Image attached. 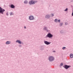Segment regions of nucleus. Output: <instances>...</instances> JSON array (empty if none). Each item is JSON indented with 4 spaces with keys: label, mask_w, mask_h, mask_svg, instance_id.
I'll return each instance as SVG.
<instances>
[{
    "label": "nucleus",
    "mask_w": 73,
    "mask_h": 73,
    "mask_svg": "<svg viewBox=\"0 0 73 73\" xmlns=\"http://www.w3.org/2000/svg\"><path fill=\"white\" fill-rule=\"evenodd\" d=\"M37 2V1H33V0H31L30 1H29V3L30 5H32V4H35V3Z\"/></svg>",
    "instance_id": "7ed1b4c3"
},
{
    "label": "nucleus",
    "mask_w": 73,
    "mask_h": 73,
    "mask_svg": "<svg viewBox=\"0 0 73 73\" xmlns=\"http://www.w3.org/2000/svg\"><path fill=\"white\" fill-rule=\"evenodd\" d=\"M29 19L30 20H33L35 19V18L33 16L31 15L29 17Z\"/></svg>",
    "instance_id": "423d86ee"
},
{
    "label": "nucleus",
    "mask_w": 73,
    "mask_h": 73,
    "mask_svg": "<svg viewBox=\"0 0 73 73\" xmlns=\"http://www.w3.org/2000/svg\"><path fill=\"white\" fill-rule=\"evenodd\" d=\"M44 30H45L46 31V32H48V28L47 27H44V28H43Z\"/></svg>",
    "instance_id": "f8f14e48"
},
{
    "label": "nucleus",
    "mask_w": 73,
    "mask_h": 73,
    "mask_svg": "<svg viewBox=\"0 0 73 73\" xmlns=\"http://www.w3.org/2000/svg\"><path fill=\"white\" fill-rule=\"evenodd\" d=\"M14 15V14H13L12 13V12H11V13L10 14V16H12V15Z\"/></svg>",
    "instance_id": "aec40b11"
},
{
    "label": "nucleus",
    "mask_w": 73,
    "mask_h": 73,
    "mask_svg": "<svg viewBox=\"0 0 73 73\" xmlns=\"http://www.w3.org/2000/svg\"><path fill=\"white\" fill-rule=\"evenodd\" d=\"M62 49L64 50L66 49V47H63L62 48Z\"/></svg>",
    "instance_id": "412c9836"
},
{
    "label": "nucleus",
    "mask_w": 73,
    "mask_h": 73,
    "mask_svg": "<svg viewBox=\"0 0 73 73\" xmlns=\"http://www.w3.org/2000/svg\"><path fill=\"white\" fill-rule=\"evenodd\" d=\"M72 16H73V11H72Z\"/></svg>",
    "instance_id": "bb28decb"
},
{
    "label": "nucleus",
    "mask_w": 73,
    "mask_h": 73,
    "mask_svg": "<svg viewBox=\"0 0 73 73\" xmlns=\"http://www.w3.org/2000/svg\"><path fill=\"white\" fill-rule=\"evenodd\" d=\"M24 4H27V3H28V1L26 0L24 1Z\"/></svg>",
    "instance_id": "2eb2a0df"
},
{
    "label": "nucleus",
    "mask_w": 73,
    "mask_h": 73,
    "mask_svg": "<svg viewBox=\"0 0 73 73\" xmlns=\"http://www.w3.org/2000/svg\"><path fill=\"white\" fill-rule=\"evenodd\" d=\"M10 7L11 8H15V6L13 4H11L10 5Z\"/></svg>",
    "instance_id": "9b49d317"
},
{
    "label": "nucleus",
    "mask_w": 73,
    "mask_h": 73,
    "mask_svg": "<svg viewBox=\"0 0 73 73\" xmlns=\"http://www.w3.org/2000/svg\"><path fill=\"white\" fill-rule=\"evenodd\" d=\"M54 22H55V23H58V19H55L54 20Z\"/></svg>",
    "instance_id": "f3484780"
},
{
    "label": "nucleus",
    "mask_w": 73,
    "mask_h": 73,
    "mask_svg": "<svg viewBox=\"0 0 73 73\" xmlns=\"http://www.w3.org/2000/svg\"><path fill=\"white\" fill-rule=\"evenodd\" d=\"M53 36V35L50 33H49L47 34V35L46 36L45 38H47V37H48L50 38H52Z\"/></svg>",
    "instance_id": "f257e3e1"
},
{
    "label": "nucleus",
    "mask_w": 73,
    "mask_h": 73,
    "mask_svg": "<svg viewBox=\"0 0 73 73\" xmlns=\"http://www.w3.org/2000/svg\"><path fill=\"white\" fill-rule=\"evenodd\" d=\"M64 32L62 31H60V33H61V34H62H62H64Z\"/></svg>",
    "instance_id": "dca6fc26"
},
{
    "label": "nucleus",
    "mask_w": 73,
    "mask_h": 73,
    "mask_svg": "<svg viewBox=\"0 0 73 73\" xmlns=\"http://www.w3.org/2000/svg\"><path fill=\"white\" fill-rule=\"evenodd\" d=\"M22 45H24V43L23 42H22Z\"/></svg>",
    "instance_id": "7c9ffc66"
},
{
    "label": "nucleus",
    "mask_w": 73,
    "mask_h": 73,
    "mask_svg": "<svg viewBox=\"0 0 73 73\" xmlns=\"http://www.w3.org/2000/svg\"><path fill=\"white\" fill-rule=\"evenodd\" d=\"M71 2H73V0H71Z\"/></svg>",
    "instance_id": "c756f323"
},
{
    "label": "nucleus",
    "mask_w": 73,
    "mask_h": 73,
    "mask_svg": "<svg viewBox=\"0 0 73 73\" xmlns=\"http://www.w3.org/2000/svg\"><path fill=\"white\" fill-rule=\"evenodd\" d=\"M44 42L45 44H46V45H49V44H50L51 43L50 42H49L46 40L44 41Z\"/></svg>",
    "instance_id": "0eeeda50"
},
{
    "label": "nucleus",
    "mask_w": 73,
    "mask_h": 73,
    "mask_svg": "<svg viewBox=\"0 0 73 73\" xmlns=\"http://www.w3.org/2000/svg\"><path fill=\"white\" fill-rule=\"evenodd\" d=\"M24 28L25 29H27V27H26V26H25V27H24Z\"/></svg>",
    "instance_id": "c85d7f7f"
},
{
    "label": "nucleus",
    "mask_w": 73,
    "mask_h": 73,
    "mask_svg": "<svg viewBox=\"0 0 73 73\" xmlns=\"http://www.w3.org/2000/svg\"><path fill=\"white\" fill-rule=\"evenodd\" d=\"M63 67L64 68V69H66L67 70L68 68H70V67H71V66L68 65H67L65 64L63 66Z\"/></svg>",
    "instance_id": "20e7f679"
},
{
    "label": "nucleus",
    "mask_w": 73,
    "mask_h": 73,
    "mask_svg": "<svg viewBox=\"0 0 73 73\" xmlns=\"http://www.w3.org/2000/svg\"><path fill=\"white\" fill-rule=\"evenodd\" d=\"M19 47H22V45H21V44H20V45H19Z\"/></svg>",
    "instance_id": "393cba45"
},
{
    "label": "nucleus",
    "mask_w": 73,
    "mask_h": 73,
    "mask_svg": "<svg viewBox=\"0 0 73 73\" xmlns=\"http://www.w3.org/2000/svg\"><path fill=\"white\" fill-rule=\"evenodd\" d=\"M53 52H55L56 51L54 50L53 51Z\"/></svg>",
    "instance_id": "2f4dec72"
},
{
    "label": "nucleus",
    "mask_w": 73,
    "mask_h": 73,
    "mask_svg": "<svg viewBox=\"0 0 73 73\" xmlns=\"http://www.w3.org/2000/svg\"><path fill=\"white\" fill-rule=\"evenodd\" d=\"M70 57L71 58H72L73 57V54H71L70 55Z\"/></svg>",
    "instance_id": "4468645a"
},
{
    "label": "nucleus",
    "mask_w": 73,
    "mask_h": 73,
    "mask_svg": "<svg viewBox=\"0 0 73 73\" xmlns=\"http://www.w3.org/2000/svg\"><path fill=\"white\" fill-rule=\"evenodd\" d=\"M58 22L59 23H60V22H61V21H60V19H58Z\"/></svg>",
    "instance_id": "5701e85b"
},
{
    "label": "nucleus",
    "mask_w": 73,
    "mask_h": 73,
    "mask_svg": "<svg viewBox=\"0 0 73 73\" xmlns=\"http://www.w3.org/2000/svg\"><path fill=\"white\" fill-rule=\"evenodd\" d=\"M40 50H44V46H41L40 47Z\"/></svg>",
    "instance_id": "9d476101"
},
{
    "label": "nucleus",
    "mask_w": 73,
    "mask_h": 73,
    "mask_svg": "<svg viewBox=\"0 0 73 73\" xmlns=\"http://www.w3.org/2000/svg\"><path fill=\"white\" fill-rule=\"evenodd\" d=\"M6 15H7V16H8V15H9L8 13H7Z\"/></svg>",
    "instance_id": "a878e982"
},
{
    "label": "nucleus",
    "mask_w": 73,
    "mask_h": 73,
    "mask_svg": "<svg viewBox=\"0 0 73 73\" xmlns=\"http://www.w3.org/2000/svg\"><path fill=\"white\" fill-rule=\"evenodd\" d=\"M16 42H17L19 44H22V42L20 40H17L16 41Z\"/></svg>",
    "instance_id": "6e6552de"
},
{
    "label": "nucleus",
    "mask_w": 73,
    "mask_h": 73,
    "mask_svg": "<svg viewBox=\"0 0 73 73\" xmlns=\"http://www.w3.org/2000/svg\"><path fill=\"white\" fill-rule=\"evenodd\" d=\"M60 65L61 66H63V63H61L60 64Z\"/></svg>",
    "instance_id": "4be33fe9"
},
{
    "label": "nucleus",
    "mask_w": 73,
    "mask_h": 73,
    "mask_svg": "<svg viewBox=\"0 0 73 73\" xmlns=\"http://www.w3.org/2000/svg\"><path fill=\"white\" fill-rule=\"evenodd\" d=\"M11 43V41H7L6 42L5 44H9Z\"/></svg>",
    "instance_id": "ddd939ff"
},
{
    "label": "nucleus",
    "mask_w": 73,
    "mask_h": 73,
    "mask_svg": "<svg viewBox=\"0 0 73 73\" xmlns=\"http://www.w3.org/2000/svg\"><path fill=\"white\" fill-rule=\"evenodd\" d=\"M50 15H47L45 16V17L46 19H48L50 18Z\"/></svg>",
    "instance_id": "1a4fd4ad"
},
{
    "label": "nucleus",
    "mask_w": 73,
    "mask_h": 73,
    "mask_svg": "<svg viewBox=\"0 0 73 73\" xmlns=\"http://www.w3.org/2000/svg\"><path fill=\"white\" fill-rule=\"evenodd\" d=\"M47 50V51H48V50Z\"/></svg>",
    "instance_id": "72a5a7b5"
},
{
    "label": "nucleus",
    "mask_w": 73,
    "mask_h": 73,
    "mask_svg": "<svg viewBox=\"0 0 73 73\" xmlns=\"http://www.w3.org/2000/svg\"><path fill=\"white\" fill-rule=\"evenodd\" d=\"M48 60L50 62H52L54 60V58L52 56H50L48 57Z\"/></svg>",
    "instance_id": "f03ea898"
},
{
    "label": "nucleus",
    "mask_w": 73,
    "mask_h": 73,
    "mask_svg": "<svg viewBox=\"0 0 73 73\" xmlns=\"http://www.w3.org/2000/svg\"><path fill=\"white\" fill-rule=\"evenodd\" d=\"M68 8H66L65 10H64V11H65V12H66V11H68Z\"/></svg>",
    "instance_id": "6ab92c4d"
},
{
    "label": "nucleus",
    "mask_w": 73,
    "mask_h": 73,
    "mask_svg": "<svg viewBox=\"0 0 73 73\" xmlns=\"http://www.w3.org/2000/svg\"><path fill=\"white\" fill-rule=\"evenodd\" d=\"M5 11V9L0 7V14H4V12Z\"/></svg>",
    "instance_id": "39448f33"
},
{
    "label": "nucleus",
    "mask_w": 73,
    "mask_h": 73,
    "mask_svg": "<svg viewBox=\"0 0 73 73\" xmlns=\"http://www.w3.org/2000/svg\"><path fill=\"white\" fill-rule=\"evenodd\" d=\"M52 17H53V16H54V15H53V14H52Z\"/></svg>",
    "instance_id": "cd10ccee"
},
{
    "label": "nucleus",
    "mask_w": 73,
    "mask_h": 73,
    "mask_svg": "<svg viewBox=\"0 0 73 73\" xmlns=\"http://www.w3.org/2000/svg\"><path fill=\"white\" fill-rule=\"evenodd\" d=\"M71 6H72V7H73V6H72V5Z\"/></svg>",
    "instance_id": "473e14b6"
},
{
    "label": "nucleus",
    "mask_w": 73,
    "mask_h": 73,
    "mask_svg": "<svg viewBox=\"0 0 73 73\" xmlns=\"http://www.w3.org/2000/svg\"><path fill=\"white\" fill-rule=\"evenodd\" d=\"M65 25H68V23L67 22H65Z\"/></svg>",
    "instance_id": "b1692460"
},
{
    "label": "nucleus",
    "mask_w": 73,
    "mask_h": 73,
    "mask_svg": "<svg viewBox=\"0 0 73 73\" xmlns=\"http://www.w3.org/2000/svg\"><path fill=\"white\" fill-rule=\"evenodd\" d=\"M63 24V23H60L59 24V25L60 26V27H62Z\"/></svg>",
    "instance_id": "a211bd4d"
}]
</instances>
